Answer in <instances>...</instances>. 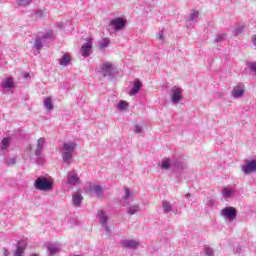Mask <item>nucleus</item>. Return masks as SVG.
<instances>
[{
    "instance_id": "dca6fc26",
    "label": "nucleus",
    "mask_w": 256,
    "mask_h": 256,
    "mask_svg": "<svg viewBox=\"0 0 256 256\" xmlns=\"http://www.w3.org/2000/svg\"><path fill=\"white\" fill-rule=\"evenodd\" d=\"M44 147H45V138H39L37 141V146L35 150L36 157H39L43 154Z\"/></svg>"
},
{
    "instance_id": "a878e982",
    "label": "nucleus",
    "mask_w": 256,
    "mask_h": 256,
    "mask_svg": "<svg viewBox=\"0 0 256 256\" xmlns=\"http://www.w3.org/2000/svg\"><path fill=\"white\" fill-rule=\"evenodd\" d=\"M44 107L47 109V111H53V100L51 97L44 99Z\"/></svg>"
},
{
    "instance_id": "c756f323",
    "label": "nucleus",
    "mask_w": 256,
    "mask_h": 256,
    "mask_svg": "<svg viewBox=\"0 0 256 256\" xmlns=\"http://www.w3.org/2000/svg\"><path fill=\"white\" fill-rule=\"evenodd\" d=\"M133 133H135L136 135H141V133H143V126L136 124L134 125L133 129H132Z\"/></svg>"
},
{
    "instance_id": "49530a36",
    "label": "nucleus",
    "mask_w": 256,
    "mask_h": 256,
    "mask_svg": "<svg viewBox=\"0 0 256 256\" xmlns=\"http://www.w3.org/2000/svg\"><path fill=\"white\" fill-rule=\"evenodd\" d=\"M31 256H39V255H37V254H32Z\"/></svg>"
},
{
    "instance_id": "412c9836",
    "label": "nucleus",
    "mask_w": 256,
    "mask_h": 256,
    "mask_svg": "<svg viewBox=\"0 0 256 256\" xmlns=\"http://www.w3.org/2000/svg\"><path fill=\"white\" fill-rule=\"evenodd\" d=\"M83 203V196L80 193H75L72 196V204L74 207H79Z\"/></svg>"
},
{
    "instance_id": "2f4dec72",
    "label": "nucleus",
    "mask_w": 256,
    "mask_h": 256,
    "mask_svg": "<svg viewBox=\"0 0 256 256\" xmlns=\"http://www.w3.org/2000/svg\"><path fill=\"white\" fill-rule=\"evenodd\" d=\"M128 107H129V103L123 100H121L118 104V109H120V111H125V109H127Z\"/></svg>"
},
{
    "instance_id": "6e6552de",
    "label": "nucleus",
    "mask_w": 256,
    "mask_h": 256,
    "mask_svg": "<svg viewBox=\"0 0 256 256\" xmlns=\"http://www.w3.org/2000/svg\"><path fill=\"white\" fill-rule=\"evenodd\" d=\"M161 167L166 171L167 169H170V167H173L174 169H183V164L177 160L171 161L169 158H165L162 160Z\"/></svg>"
},
{
    "instance_id": "ddd939ff",
    "label": "nucleus",
    "mask_w": 256,
    "mask_h": 256,
    "mask_svg": "<svg viewBox=\"0 0 256 256\" xmlns=\"http://www.w3.org/2000/svg\"><path fill=\"white\" fill-rule=\"evenodd\" d=\"M243 95H245V85L240 83L233 88L232 97H234V99H239L243 97Z\"/></svg>"
},
{
    "instance_id": "7c9ffc66",
    "label": "nucleus",
    "mask_w": 256,
    "mask_h": 256,
    "mask_svg": "<svg viewBox=\"0 0 256 256\" xmlns=\"http://www.w3.org/2000/svg\"><path fill=\"white\" fill-rule=\"evenodd\" d=\"M110 43H111V40L109 38H103L100 43V49H105L106 47H109Z\"/></svg>"
},
{
    "instance_id": "58836bf2",
    "label": "nucleus",
    "mask_w": 256,
    "mask_h": 256,
    "mask_svg": "<svg viewBox=\"0 0 256 256\" xmlns=\"http://www.w3.org/2000/svg\"><path fill=\"white\" fill-rule=\"evenodd\" d=\"M225 34L218 35L215 39L216 43H221V41H225Z\"/></svg>"
},
{
    "instance_id": "2eb2a0df",
    "label": "nucleus",
    "mask_w": 256,
    "mask_h": 256,
    "mask_svg": "<svg viewBox=\"0 0 256 256\" xmlns=\"http://www.w3.org/2000/svg\"><path fill=\"white\" fill-rule=\"evenodd\" d=\"M121 245L124 249H137V247H139V242L130 239L122 241Z\"/></svg>"
},
{
    "instance_id": "cd10ccee",
    "label": "nucleus",
    "mask_w": 256,
    "mask_h": 256,
    "mask_svg": "<svg viewBox=\"0 0 256 256\" xmlns=\"http://www.w3.org/2000/svg\"><path fill=\"white\" fill-rule=\"evenodd\" d=\"M139 204H135L129 207L128 215H135V213H139Z\"/></svg>"
},
{
    "instance_id": "20e7f679",
    "label": "nucleus",
    "mask_w": 256,
    "mask_h": 256,
    "mask_svg": "<svg viewBox=\"0 0 256 256\" xmlns=\"http://www.w3.org/2000/svg\"><path fill=\"white\" fill-rule=\"evenodd\" d=\"M221 216L226 219V221H235L237 219V209L233 206H227L221 210Z\"/></svg>"
},
{
    "instance_id": "79ce46f5",
    "label": "nucleus",
    "mask_w": 256,
    "mask_h": 256,
    "mask_svg": "<svg viewBox=\"0 0 256 256\" xmlns=\"http://www.w3.org/2000/svg\"><path fill=\"white\" fill-rule=\"evenodd\" d=\"M37 17H43V10L36 11Z\"/></svg>"
},
{
    "instance_id": "f3484780",
    "label": "nucleus",
    "mask_w": 256,
    "mask_h": 256,
    "mask_svg": "<svg viewBox=\"0 0 256 256\" xmlns=\"http://www.w3.org/2000/svg\"><path fill=\"white\" fill-rule=\"evenodd\" d=\"M89 191H91V193H95L96 197H102L103 195V187L99 184L90 185Z\"/></svg>"
},
{
    "instance_id": "4be33fe9",
    "label": "nucleus",
    "mask_w": 256,
    "mask_h": 256,
    "mask_svg": "<svg viewBox=\"0 0 256 256\" xmlns=\"http://www.w3.org/2000/svg\"><path fill=\"white\" fill-rule=\"evenodd\" d=\"M162 209H163V212L166 214H169V213H172L175 211L173 209V204H171V202H169V201L162 202Z\"/></svg>"
},
{
    "instance_id": "473e14b6",
    "label": "nucleus",
    "mask_w": 256,
    "mask_h": 256,
    "mask_svg": "<svg viewBox=\"0 0 256 256\" xmlns=\"http://www.w3.org/2000/svg\"><path fill=\"white\" fill-rule=\"evenodd\" d=\"M233 35L237 36V35H241V33H243V26L242 25H238L234 28V30L232 31Z\"/></svg>"
},
{
    "instance_id": "393cba45",
    "label": "nucleus",
    "mask_w": 256,
    "mask_h": 256,
    "mask_svg": "<svg viewBox=\"0 0 256 256\" xmlns=\"http://www.w3.org/2000/svg\"><path fill=\"white\" fill-rule=\"evenodd\" d=\"M71 63V56L69 54H64L62 58L60 59V65H63L64 67H67Z\"/></svg>"
},
{
    "instance_id": "1a4fd4ad",
    "label": "nucleus",
    "mask_w": 256,
    "mask_h": 256,
    "mask_svg": "<svg viewBox=\"0 0 256 256\" xmlns=\"http://www.w3.org/2000/svg\"><path fill=\"white\" fill-rule=\"evenodd\" d=\"M98 217L100 219V224L102 225L104 231H106L107 235H111V230L109 229V216L105 213V211H98Z\"/></svg>"
},
{
    "instance_id": "7ed1b4c3",
    "label": "nucleus",
    "mask_w": 256,
    "mask_h": 256,
    "mask_svg": "<svg viewBox=\"0 0 256 256\" xmlns=\"http://www.w3.org/2000/svg\"><path fill=\"white\" fill-rule=\"evenodd\" d=\"M170 99L173 105H179L183 100V89L178 86H173L170 92Z\"/></svg>"
},
{
    "instance_id": "b1692460",
    "label": "nucleus",
    "mask_w": 256,
    "mask_h": 256,
    "mask_svg": "<svg viewBox=\"0 0 256 256\" xmlns=\"http://www.w3.org/2000/svg\"><path fill=\"white\" fill-rule=\"evenodd\" d=\"M197 19H199V11L191 10V13L188 17V23H197Z\"/></svg>"
},
{
    "instance_id": "a211bd4d",
    "label": "nucleus",
    "mask_w": 256,
    "mask_h": 256,
    "mask_svg": "<svg viewBox=\"0 0 256 256\" xmlns=\"http://www.w3.org/2000/svg\"><path fill=\"white\" fill-rule=\"evenodd\" d=\"M233 195H235V188H229V187H224L222 189V197L224 199H231V197H233Z\"/></svg>"
},
{
    "instance_id": "4c0bfd02",
    "label": "nucleus",
    "mask_w": 256,
    "mask_h": 256,
    "mask_svg": "<svg viewBox=\"0 0 256 256\" xmlns=\"http://www.w3.org/2000/svg\"><path fill=\"white\" fill-rule=\"evenodd\" d=\"M124 191H125V195H124L123 199L125 201H127V199H129L131 197V190H129V188H124Z\"/></svg>"
},
{
    "instance_id": "39448f33",
    "label": "nucleus",
    "mask_w": 256,
    "mask_h": 256,
    "mask_svg": "<svg viewBox=\"0 0 256 256\" xmlns=\"http://www.w3.org/2000/svg\"><path fill=\"white\" fill-rule=\"evenodd\" d=\"M51 37H53V31H48L42 37L35 38L33 49H36V51H41V49H43V43L48 41V39H51Z\"/></svg>"
},
{
    "instance_id": "e433bc0d",
    "label": "nucleus",
    "mask_w": 256,
    "mask_h": 256,
    "mask_svg": "<svg viewBox=\"0 0 256 256\" xmlns=\"http://www.w3.org/2000/svg\"><path fill=\"white\" fill-rule=\"evenodd\" d=\"M15 163H17V158L16 157H13V158H8L6 160V165H15Z\"/></svg>"
},
{
    "instance_id": "f704fd0d",
    "label": "nucleus",
    "mask_w": 256,
    "mask_h": 256,
    "mask_svg": "<svg viewBox=\"0 0 256 256\" xmlns=\"http://www.w3.org/2000/svg\"><path fill=\"white\" fill-rule=\"evenodd\" d=\"M206 207L208 209H213V207H215V200L213 199H208V201L206 202Z\"/></svg>"
},
{
    "instance_id": "0eeeda50",
    "label": "nucleus",
    "mask_w": 256,
    "mask_h": 256,
    "mask_svg": "<svg viewBox=\"0 0 256 256\" xmlns=\"http://www.w3.org/2000/svg\"><path fill=\"white\" fill-rule=\"evenodd\" d=\"M101 73L103 77H108V79H113L115 68L113 67V64L111 62H105L101 66Z\"/></svg>"
},
{
    "instance_id": "9b49d317",
    "label": "nucleus",
    "mask_w": 256,
    "mask_h": 256,
    "mask_svg": "<svg viewBox=\"0 0 256 256\" xmlns=\"http://www.w3.org/2000/svg\"><path fill=\"white\" fill-rule=\"evenodd\" d=\"M244 175H249L250 173H256V160H251L247 162L246 165L241 167Z\"/></svg>"
},
{
    "instance_id": "5701e85b",
    "label": "nucleus",
    "mask_w": 256,
    "mask_h": 256,
    "mask_svg": "<svg viewBox=\"0 0 256 256\" xmlns=\"http://www.w3.org/2000/svg\"><path fill=\"white\" fill-rule=\"evenodd\" d=\"M9 145H11V138L6 137V138L2 139V141L0 143L1 151H7V149H9Z\"/></svg>"
},
{
    "instance_id": "c85d7f7f",
    "label": "nucleus",
    "mask_w": 256,
    "mask_h": 256,
    "mask_svg": "<svg viewBox=\"0 0 256 256\" xmlns=\"http://www.w3.org/2000/svg\"><path fill=\"white\" fill-rule=\"evenodd\" d=\"M18 7H27L31 5V0H16Z\"/></svg>"
},
{
    "instance_id": "f257e3e1",
    "label": "nucleus",
    "mask_w": 256,
    "mask_h": 256,
    "mask_svg": "<svg viewBox=\"0 0 256 256\" xmlns=\"http://www.w3.org/2000/svg\"><path fill=\"white\" fill-rule=\"evenodd\" d=\"M75 149H77V142L75 141H66L62 144L60 149L62 161L66 163V165H71V161H73V153H75Z\"/></svg>"
},
{
    "instance_id": "a18cd8bd",
    "label": "nucleus",
    "mask_w": 256,
    "mask_h": 256,
    "mask_svg": "<svg viewBox=\"0 0 256 256\" xmlns=\"http://www.w3.org/2000/svg\"><path fill=\"white\" fill-rule=\"evenodd\" d=\"M186 197H191V194H186Z\"/></svg>"
},
{
    "instance_id": "c9c22d12",
    "label": "nucleus",
    "mask_w": 256,
    "mask_h": 256,
    "mask_svg": "<svg viewBox=\"0 0 256 256\" xmlns=\"http://www.w3.org/2000/svg\"><path fill=\"white\" fill-rule=\"evenodd\" d=\"M204 253L206 256H214V252L213 249L210 247H205L204 248Z\"/></svg>"
},
{
    "instance_id": "9d476101",
    "label": "nucleus",
    "mask_w": 256,
    "mask_h": 256,
    "mask_svg": "<svg viewBox=\"0 0 256 256\" xmlns=\"http://www.w3.org/2000/svg\"><path fill=\"white\" fill-rule=\"evenodd\" d=\"M66 179H67L68 185L75 186V185H78V183H81V179L79 178V176L75 171L68 172L66 175Z\"/></svg>"
},
{
    "instance_id": "aec40b11",
    "label": "nucleus",
    "mask_w": 256,
    "mask_h": 256,
    "mask_svg": "<svg viewBox=\"0 0 256 256\" xmlns=\"http://www.w3.org/2000/svg\"><path fill=\"white\" fill-rule=\"evenodd\" d=\"M47 250L49 252V255H55L61 251V245L59 244H49L47 246Z\"/></svg>"
},
{
    "instance_id": "bb28decb",
    "label": "nucleus",
    "mask_w": 256,
    "mask_h": 256,
    "mask_svg": "<svg viewBox=\"0 0 256 256\" xmlns=\"http://www.w3.org/2000/svg\"><path fill=\"white\" fill-rule=\"evenodd\" d=\"M2 87H4V89H12L13 79L11 77L6 78L5 81L2 82Z\"/></svg>"
},
{
    "instance_id": "ea45409f",
    "label": "nucleus",
    "mask_w": 256,
    "mask_h": 256,
    "mask_svg": "<svg viewBox=\"0 0 256 256\" xmlns=\"http://www.w3.org/2000/svg\"><path fill=\"white\" fill-rule=\"evenodd\" d=\"M250 71H253L254 75H256V62H253L249 65Z\"/></svg>"
},
{
    "instance_id": "a19ab883",
    "label": "nucleus",
    "mask_w": 256,
    "mask_h": 256,
    "mask_svg": "<svg viewBox=\"0 0 256 256\" xmlns=\"http://www.w3.org/2000/svg\"><path fill=\"white\" fill-rule=\"evenodd\" d=\"M241 251H243V247H241L240 245H238V246H236V247L234 248V252H235V253H241Z\"/></svg>"
},
{
    "instance_id": "37998d69",
    "label": "nucleus",
    "mask_w": 256,
    "mask_h": 256,
    "mask_svg": "<svg viewBox=\"0 0 256 256\" xmlns=\"http://www.w3.org/2000/svg\"><path fill=\"white\" fill-rule=\"evenodd\" d=\"M4 255L9 256V250H7V248H4Z\"/></svg>"
},
{
    "instance_id": "423d86ee",
    "label": "nucleus",
    "mask_w": 256,
    "mask_h": 256,
    "mask_svg": "<svg viewBox=\"0 0 256 256\" xmlns=\"http://www.w3.org/2000/svg\"><path fill=\"white\" fill-rule=\"evenodd\" d=\"M109 27H111L114 31H123L125 27H127V20L123 18H114L110 21Z\"/></svg>"
},
{
    "instance_id": "c03bdc74",
    "label": "nucleus",
    "mask_w": 256,
    "mask_h": 256,
    "mask_svg": "<svg viewBox=\"0 0 256 256\" xmlns=\"http://www.w3.org/2000/svg\"><path fill=\"white\" fill-rule=\"evenodd\" d=\"M24 77H25V79H27V77H29V74H25Z\"/></svg>"
},
{
    "instance_id": "72a5a7b5",
    "label": "nucleus",
    "mask_w": 256,
    "mask_h": 256,
    "mask_svg": "<svg viewBox=\"0 0 256 256\" xmlns=\"http://www.w3.org/2000/svg\"><path fill=\"white\" fill-rule=\"evenodd\" d=\"M157 39L161 41V43H165V33L163 32V30L159 31L157 35Z\"/></svg>"
},
{
    "instance_id": "6ab92c4d",
    "label": "nucleus",
    "mask_w": 256,
    "mask_h": 256,
    "mask_svg": "<svg viewBox=\"0 0 256 256\" xmlns=\"http://www.w3.org/2000/svg\"><path fill=\"white\" fill-rule=\"evenodd\" d=\"M141 87H143V83H141V81H135L132 89L129 92L130 97H133V95H137V93H139V91L141 90Z\"/></svg>"
},
{
    "instance_id": "f8f14e48",
    "label": "nucleus",
    "mask_w": 256,
    "mask_h": 256,
    "mask_svg": "<svg viewBox=\"0 0 256 256\" xmlns=\"http://www.w3.org/2000/svg\"><path fill=\"white\" fill-rule=\"evenodd\" d=\"M91 49H93V40H87V42L81 47L80 53L82 57H89L91 55Z\"/></svg>"
},
{
    "instance_id": "f03ea898",
    "label": "nucleus",
    "mask_w": 256,
    "mask_h": 256,
    "mask_svg": "<svg viewBox=\"0 0 256 256\" xmlns=\"http://www.w3.org/2000/svg\"><path fill=\"white\" fill-rule=\"evenodd\" d=\"M34 187L38 191H51V189H53V183L45 177H38L35 181Z\"/></svg>"
},
{
    "instance_id": "4468645a",
    "label": "nucleus",
    "mask_w": 256,
    "mask_h": 256,
    "mask_svg": "<svg viewBox=\"0 0 256 256\" xmlns=\"http://www.w3.org/2000/svg\"><path fill=\"white\" fill-rule=\"evenodd\" d=\"M26 247L27 242H25V240L19 241L16 246V250L14 251V256H23L25 254Z\"/></svg>"
}]
</instances>
